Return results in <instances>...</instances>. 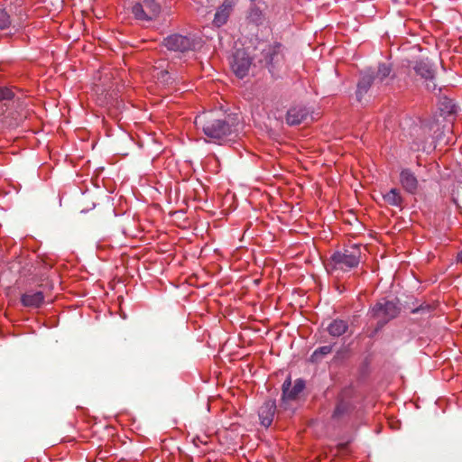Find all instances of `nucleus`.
<instances>
[{
  "mask_svg": "<svg viewBox=\"0 0 462 462\" xmlns=\"http://www.w3.org/2000/svg\"><path fill=\"white\" fill-rule=\"evenodd\" d=\"M132 12L138 20L151 21L159 15L161 5L156 0H143L133 6Z\"/></svg>",
  "mask_w": 462,
  "mask_h": 462,
  "instance_id": "nucleus-6",
  "label": "nucleus"
},
{
  "mask_svg": "<svg viewBox=\"0 0 462 462\" xmlns=\"http://www.w3.org/2000/svg\"><path fill=\"white\" fill-rule=\"evenodd\" d=\"M347 323L342 319L333 320L328 327V333L333 337H340L346 333Z\"/></svg>",
  "mask_w": 462,
  "mask_h": 462,
  "instance_id": "nucleus-17",
  "label": "nucleus"
},
{
  "mask_svg": "<svg viewBox=\"0 0 462 462\" xmlns=\"http://www.w3.org/2000/svg\"><path fill=\"white\" fill-rule=\"evenodd\" d=\"M11 25L9 14L5 9H0V30L7 29Z\"/></svg>",
  "mask_w": 462,
  "mask_h": 462,
  "instance_id": "nucleus-20",
  "label": "nucleus"
},
{
  "mask_svg": "<svg viewBox=\"0 0 462 462\" xmlns=\"http://www.w3.org/2000/svg\"><path fill=\"white\" fill-rule=\"evenodd\" d=\"M305 388V382L302 379H297L291 385V378L288 377L282 384V396L281 408L285 411H293L296 409V403L300 398V394Z\"/></svg>",
  "mask_w": 462,
  "mask_h": 462,
  "instance_id": "nucleus-3",
  "label": "nucleus"
},
{
  "mask_svg": "<svg viewBox=\"0 0 462 462\" xmlns=\"http://www.w3.org/2000/svg\"><path fill=\"white\" fill-rule=\"evenodd\" d=\"M374 78L371 75H364L357 84L356 97L360 101L373 83Z\"/></svg>",
  "mask_w": 462,
  "mask_h": 462,
  "instance_id": "nucleus-18",
  "label": "nucleus"
},
{
  "mask_svg": "<svg viewBox=\"0 0 462 462\" xmlns=\"http://www.w3.org/2000/svg\"><path fill=\"white\" fill-rule=\"evenodd\" d=\"M44 300L42 291L26 292L22 295L21 301L23 306L31 308H39Z\"/></svg>",
  "mask_w": 462,
  "mask_h": 462,
  "instance_id": "nucleus-14",
  "label": "nucleus"
},
{
  "mask_svg": "<svg viewBox=\"0 0 462 462\" xmlns=\"http://www.w3.org/2000/svg\"><path fill=\"white\" fill-rule=\"evenodd\" d=\"M251 65V59L244 50H237L231 61V68L235 74L243 79L248 73Z\"/></svg>",
  "mask_w": 462,
  "mask_h": 462,
  "instance_id": "nucleus-7",
  "label": "nucleus"
},
{
  "mask_svg": "<svg viewBox=\"0 0 462 462\" xmlns=\"http://www.w3.org/2000/svg\"><path fill=\"white\" fill-rule=\"evenodd\" d=\"M347 409H348L347 403H346L344 402H340L337 403V405L334 411L333 416L337 418V417L341 416L342 414H344L345 412H346Z\"/></svg>",
  "mask_w": 462,
  "mask_h": 462,
  "instance_id": "nucleus-23",
  "label": "nucleus"
},
{
  "mask_svg": "<svg viewBox=\"0 0 462 462\" xmlns=\"http://www.w3.org/2000/svg\"><path fill=\"white\" fill-rule=\"evenodd\" d=\"M372 315L379 319L381 326L397 317L400 312L398 304L393 300H379L372 309Z\"/></svg>",
  "mask_w": 462,
  "mask_h": 462,
  "instance_id": "nucleus-5",
  "label": "nucleus"
},
{
  "mask_svg": "<svg viewBox=\"0 0 462 462\" xmlns=\"http://www.w3.org/2000/svg\"><path fill=\"white\" fill-rule=\"evenodd\" d=\"M457 261L462 263V251L457 254Z\"/></svg>",
  "mask_w": 462,
  "mask_h": 462,
  "instance_id": "nucleus-25",
  "label": "nucleus"
},
{
  "mask_svg": "<svg viewBox=\"0 0 462 462\" xmlns=\"http://www.w3.org/2000/svg\"><path fill=\"white\" fill-rule=\"evenodd\" d=\"M400 182L402 188L409 193H415L418 189L417 178L408 169H404L401 171Z\"/></svg>",
  "mask_w": 462,
  "mask_h": 462,
  "instance_id": "nucleus-12",
  "label": "nucleus"
},
{
  "mask_svg": "<svg viewBox=\"0 0 462 462\" xmlns=\"http://www.w3.org/2000/svg\"><path fill=\"white\" fill-rule=\"evenodd\" d=\"M383 199L387 204L391 206H394L397 208L402 207L403 199L400 190L397 189H390L387 193L383 195Z\"/></svg>",
  "mask_w": 462,
  "mask_h": 462,
  "instance_id": "nucleus-16",
  "label": "nucleus"
},
{
  "mask_svg": "<svg viewBox=\"0 0 462 462\" xmlns=\"http://www.w3.org/2000/svg\"><path fill=\"white\" fill-rule=\"evenodd\" d=\"M420 310H422V308L416 309V310H413V312H414V313H415V312H418V311H420Z\"/></svg>",
  "mask_w": 462,
  "mask_h": 462,
  "instance_id": "nucleus-26",
  "label": "nucleus"
},
{
  "mask_svg": "<svg viewBox=\"0 0 462 462\" xmlns=\"http://www.w3.org/2000/svg\"><path fill=\"white\" fill-rule=\"evenodd\" d=\"M163 44L169 51L186 52L195 50L200 44V39L195 35L175 33L165 38Z\"/></svg>",
  "mask_w": 462,
  "mask_h": 462,
  "instance_id": "nucleus-4",
  "label": "nucleus"
},
{
  "mask_svg": "<svg viewBox=\"0 0 462 462\" xmlns=\"http://www.w3.org/2000/svg\"><path fill=\"white\" fill-rule=\"evenodd\" d=\"M195 125L213 142H222L232 133L231 125L217 111L204 112L195 118Z\"/></svg>",
  "mask_w": 462,
  "mask_h": 462,
  "instance_id": "nucleus-1",
  "label": "nucleus"
},
{
  "mask_svg": "<svg viewBox=\"0 0 462 462\" xmlns=\"http://www.w3.org/2000/svg\"><path fill=\"white\" fill-rule=\"evenodd\" d=\"M281 44H270L266 48L263 49L261 62L266 66L270 71L275 67V63H277L280 60L281 53Z\"/></svg>",
  "mask_w": 462,
  "mask_h": 462,
  "instance_id": "nucleus-8",
  "label": "nucleus"
},
{
  "mask_svg": "<svg viewBox=\"0 0 462 462\" xmlns=\"http://www.w3.org/2000/svg\"><path fill=\"white\" fill-rule=\"evenodd\" d=\"M164 61H159L157 65H155L152 71V76L156 79L160 83L163 85H167L171 81V76L168 71V66L164 67Z\"/></svg>",
  "mask_w": 462,
  "mask_h": 462,
  "instance_id": "nucleus-15",
  "label": "nucleus"
},
{
  "mask_svg": "<svg viewBox=\"0 0 462 462\" xmlns=\"http://www.w3.org/2000/svg\"><path fill=\"white\" fill-rule=\"evenodd\" d=\"M14 97V94L11 88L0 86V101L11 100Z\"/></svg>",
  "mask_w": 462,
  "mask_h": 462,
  "instance_id": "nucleus-21",
  "label": "nucleus"
},
{
  "mask_svg": "<svg viewBox=\"0 0 462 462\" xmlns=\"http://www.w3.org/2000/svg\"><path fill=\"white\" fill-rule=\"evenodd\" d=\"M391 73V68L386 64H381L378 67L377 77L383 80L386 77H388Z\"/></svg>",
  "mask_w": 462,
  "mask_h": 462,
  "instance_id": "nucleus-22",
  "label": "nucleus"
},
{
  "mask_svg": "<svg viewBox=\"0 0 462 462\" xmlns=\"http://www.w3.org/2000/svg\"><path fill=\"white\" fill-rule=\"evenodd\" d=\"M310 116V111L303 106H295L291 107L286 115V122L290 125H297L306 121Z\"/></svg>",
  "mask_w": 462,
  "mask_h": 462,
  "instance_id": "nucleus-9",
  "label": "nucleus"
},
{
  "mask_svg": "<svg viewBox=\"0 0 462 462\" xmlns=\"http://www.w3.org/2000/svg\"><path fill=\"white\" fill-rule=\"evenodd\" d=\"M361 259V246L351 245L343 251L334 253L330 257V263L334 270L347 272L356 267Z\"/></svg>",
  "mask_w": 462,
  "mask_h": 462,
  "instance_id": "nucleus-2",
  "label": "nucleus"
},
{
  "mask_svg": "<svg viewBox=\"0 0 462 462\" xmlns=\"http://www.w3.org/2000/svg\"><path fill=\"white\" fill-rule=\"evenodd\" d=\"M233 5L234 0H226L217 9L213 21L216 26L220 27L226 23Z\"/></svg>",
  "mask_w": 462,
  "mask_h": 462,
  "instance_id": "nucleus-13",
  "label": "nucleus"
},
{
  "mask_svg": "<svg viewBox=\"0 0 462 462\" xmlns=\"http://www.w3.org/2000/svg\"><path fill=\"white\" fill-rule=\"evenodd\" d=\"M276 411V403L273 400L266 401L259 410V418L262 425L269 427L273 420Z\"/></svg>",
  "mask_w": 462,
  "mask_h": 462,
  "instance_id": "nucleus-10",
  "label": "nucleus"
},
{
  "mask_svg": "<svg viewBox=\"0 0 462 462\" xmlns=\"http://www.w3.org/2000/svg\"><path fill=\"white\" fill-rule=\"evenodd\" d=\"M427 88L429 89H435L436 88V85L434 83H432V85L430 83H428L427 84Z\"/></svg>",
  "mask_w": 462,
  "mask_h": 462,
  "instance_id": "nucleus-24",
  "label": "nucleus"
},
{
  "mask_svg": "<svg viewBox=\"0 0 462 462\" xmlns=\"http://www.w3.org/2000/svg\"><path fill=\"white\" fill-rule=\"evenodd\" d=\"M413 69L417 75L424 79L426 81H431L435 77V69L428 60L416 61Z\"/></svg>",
  "mask_w": 462,
  "mask_h": 462,
  "instance_id": "nucleus-11",
  "label": "nucleus"
},
{
  "mask_svg": "<svg viewBox=\"0 0 462 462\" xmlns=\"http://www.w3.org/2000/svg\"><path fill=\"white\" fill-rule=\"evenodd\" d=\"M331 350H332V346H324L319 347L311 355L312 361L319 360L323 356H326V355L329 354L331 352Z\"/></svg>",
  "mask_w": 462,
  "mask_h": 462,
  "instance_id": "nucleus-19",
  "label": "nucleus"
}]
</instances>
